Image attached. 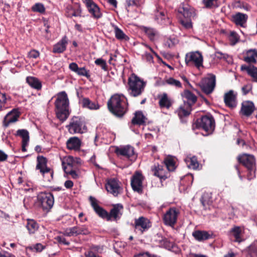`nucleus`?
<instances>
[{
	"mask_svg": "<svg viewBox=\"0 0 257 257\" xmlns=\"http://www.w3.org/2000/svg\"><path fill=\"white\" fill-rule=\"evenodd\" d=\"M55 105L57 117L62 121H65L70 113L69 99L65 91H62L58 94Z\"/></svg>",
	"mask_w": 257,
	"mask_h": 257,
	"instance_id": "f257e3e1",
	"label": "nucleus"
},
{
	"mask_svg": "<svg viewBox=\"0 0 257 257\" xmlns=\"http://www.w3.org/2000/svg\"><path fill=\"white\" fill-rule=\"evenodd\" d=\"M110 112L118 117L124 115L126 111V99L122 94H114L107 102Z\"/></svg>",
	"mask_w": 257,
	"mask_h": 257,
	"instance_id": "f03ea898",
	"label": "nucleus"
},
{
	"mask_svg": "<svg viewBox=\"0 0 257 257\" xmlns=\"http://www.w3.org/2000/svg\"><path fill=\"white\" fill-rule=\"evenodd\" d=\"M146 82L135 74H132L128 80V93L132 97H138L145 90Z\"/></svg>",
	"mask_w": 257,
	"mask_h": 257,
	"instance_id": "7ed1b4c3",
	"label": "nucleus"
},
{
	"mask_svg": "<svg viewBox=\"0 0 257 257\" xmlns=\"http://www.w3.org/2000/svg\"><path fill=\"white\" fill-rule=\"evenodd\" d=\"M178 12L183 17L180 20L182 25L186 29H191L192 28L191 18L195 16L194 9L187 4H182L178 9Z\"/></svg>",
	"mask_w": 257,
	"mask_h": 257,
	"instance_id": "20e7f679",
	"label": "nucleus"
},
{
	"mask_svg": "<svg viewBox=\"0 0 257 257\" xmlns=\"http://www.w3.org/2000/svg\"><path fill=\"white\" fill-rule=\"evenodd\" d=\"M197 126L199 128L202 129L206 132L204 136H208L214 129L215 121L211 115H205L202 116L201 119L197 120Z\"/></svg>",
	"mask_w": 257,
	"mask_h": 257,
	"instance_id": "39448f33",
	"label": "nucleus"
},
{
	"mask_svg": "<svg viewBox=\"0 0 257 257\" xmlns=\"http://www.w3.org/2000/svg\"><path fill=\"white\" fill-rule=\"evenodd\" d=\"M70 134H82L86 132V127L83 119L77 116L73 117L67 126Z\"/></svg>",
	"mask_w": 257,
	"mask_h": 257,
	"instance_id": "423d86ee",
	"label": "nucleus"
},
{
	"mask_svg": "<svg viewBox=\"0 0 257 257\" xmlns=\"http://www.w3.org/2000/svg\"><path fill=\"white\" fill-rule=\"evenodd\" d=\"M37 200L42 209L49 211L52 208L54 203V196L50 192H41L38 195Z\"/></svg>",
	"mask_w": 257,
	"mask_h": 257,
	"instance_id": "0eeeda50",
	"label": "nucleus"
},
{
	"mask_svg": "<svg viewBox=\"0 0 257 257\" xmlns=\"http://www.w3.org/2000/svg\"><path fill=\"white\" fill-rule=\"evenodd\" d=\"M185 62L188 65H194L199 68L203 66V56L198 51L190 52L186 55Z\"/></svg>",
	"mask_w": 257,
	"mask_h": 257,
	"instance_id": "6e6552de",
	"label": "nucleus"
},
{
	"mask_svg": "<svg viewBox=\"0 0 257 257\" xmlns=\"http://www.w3.org/2000/svg\"><path fill=\"white\" fill-rule=\"evenodd\" d=\"M200 86L202 91L206 94L211 93L215 86V75L209 74L203 78L200 83Z\"/></svg>",
	"mask_w": 257,
	"mask_h": 257,
	"instance_id": "1a4fd4ad",
	"label": "nucleus"
},
{
	"mask_svg": "<svg viewBox=\"0 0 257 257\" xmlns=\"http://www.w3.org/2000/svg\"><path fill=\"white\" fill-rule=\"evenodd\" d=\"M179 212L175 207L170 208L164 214L163 217L164 223L165 225L174 226L176 223Z\"/></svg>",
	"mask_w": 257,
	"mask_h": 257,
	"instance_id": "9d476101",
	"label": "nucleus"
},
{
	"mask_svg": "<svg viewBox=\"0 0 257 257\" xmlns=\"http://www.w3.org/2000/svg\"><path fill=\"white\" fill-rule=\"evenodd\" d=\"M115 152L117 155L125 157L132 161H134L137 157L134 148L129 145L116 147Z\"/></svg>",
	"mask_w": 257,
	"mask_h": 257,
	"instance_id": "9b49d317",
	"label": "nucleus"
},
{
	"mask_svg": "<svg viewBox=\"0 0 257 257\" xmlns=\"http://www.w3.org/2000/svg\"><path fill=\"white\" fill-rule=\"evenodd\" d=\"M90 231L85 226H76L65 229L63 233L67 236H77L80 234L86 235Z\"/></svg>",
	"mask_w": 257,
	"mask_h": 257,
	"instance_id": "f8f14e48",
	"label": "nucleus"
},
{
	"mask_svg": "<svg viewBox=\"0 0 257 257\" xmlns=\"http://www.w3.org/2000/svg\"><path fill=\"white\" fill-rule=\"evenodd\" d=\"M80 163L79 158L74 159L71 156H67L62 159V165L64 172H70V170L75 169L77 165Z\"/></svg>",
	"mask_w": 257,
	"mask_h": 257,
	"instance_id": "ddd939ff",
	"label": "nucleus"
},
{
	"mask_svg": "<svg viewBox=\"0 0 257 257\" xmlns=\"http://www.w3.org/2000/svg\"><path fill=\"white\" fill-rule=\"evenodd\" d=\"M144 177L139 172H136L132 177L131 186L134 191L138 193H142L143 191V180Z\"/></svg>",
	"mask_w": 257,
	"mask_h": 257,
	"instance_id": "4468645a",
	"label": "nucleus"
},
{
	"mask_svg": "<svg viewBox=\"0 0 257 257\" xmlns=\"http://www.w3.org/2000/svg\"><path fill=\"white\" fill-rule=\"evenodd\" d=\"M105 188L108 192L111 193L114 196H117L121 190L118 181L115 179L108 180L105 184Z\"/></svg>",
	"mask_w": 257,
	"mask_h": 257,
	"instance_id": "2eb2a0df",
	"label": "nucleus"
},
{
	"mask_svg": "<svg viewBox=\"0 0 257 257\" xmlns=\"http://www.w3.org/2000/svg\"><path fill=\"white\" fill-rule=\"evenodd\" d=\"M20 115V112L18 109L14 108L5 116L3 120V125L4 127H8L10 124L16 122Z\"/></svg>",
	"mask_w": 257,
	"mask_h": 257,
	"instance_id": "dca6fc26",
	"label": "nucleus"
},
{
	"mask_svg": "<svg viewBox=\"0 0 257 257\" xmlns=\"http://www.w3.org/2000/svg\"><path fill=\"white\" fill-rule=\"evenodd\" d=\"M155 20L161 25H168L171 23L170 20L166 15V12L162 8L157 9L155 14Z\"/></svg>",
	"mask_w": 257,
	"mask_h": 257,
	"instance_id": "f3484780",
	"label": "nucleus"
},
{
	"mask_svg": "<svg viewBox=\"0 0 257 257\" xmlns=\"http://www.w3.org/2000/svg\"><path fill=\"white\" fill-rule=\"evenodd\" d=\"M47 160L43 156H38L37 157V164L36 169L39 170L40 172L44 175L45 174H49L52 177L53 172L51 170L47 167Z\"/></svg>",
	"mask_w": 257,
	"mask_h": 257,
	"instance_id": "a211bd4d",
	"label": "nucleus"
},
{
	"mask_svg": "<svg viewBox=\"0 0 257 257\" xmlns=\"http://www.w3.org/2000/svg\"><path fill=\"white\" fill-rule=\"evenodd\" d=\"M135 229L141 233L148 229L151 226L149 220L144 217H140L135 220Z\"/></svg>",
	"mask_w": 257,
	"mask_h": 257,
	"instance_id": "6ab92c4d",
	"label": "nucleus"
},
{
	"mask_svg": "<svg viewBox=\"0 0 257 257\" xmlns=\"http://www.w3.org/2000/svg\"><path fill=\"white\" fill-rule=\"evenodd\" d=\"M238 161L246 168H253L255 167V159L253 156L243 154L238 157Z\"/></svg>",
	"mask_w": 257,
	"mask_h": 257,
	"instance_id": "aec40b11",
	"label": "nucleus"
},
{
	"mask_svg": "<svg viewBox=\"0 0 257 257\" xmlns=\"http://www.w3.org/2000/svg\"><path fill=\"white\" fill-rule=\"evenodd\" d=\"M89 199L91 206L99 216L103 218L108 217L107 212L98 205L97 200L94 197L90 196Z\"/></svg>",
	"mask_w": 257,
	"mask_h": 257,
	"instance_id": "412c9836",
	"label": "nucleus"
},
{
	"mask_svg": "<svg viewBox=\"0 0 257 257\" xmlns=\"http://www.w3.org/2000/svg\"><path fill=\"white\" fill-rule=\"evenodd\" d=\"M152 171L155 176L159 177L161 179H165L168 177V173L164 169L162 165L159 164H154L152 168Z\"/></svg>",
	"mask_w": 257,
	"mask_h": 257,
	"instance_id": "4be33fe9",
	"label": "nucleus"
},
{
	"mask_svg": "<svg viewBox=\"0 0 257 257\" xmlns=\"http://www.w3.org/2000/svg\"><path fill=\"white\" fill-rule=\"evenodd\" d=\"M68 39L66 36H64L62 39L53 46V52L54 53H62L66 49Z\"/></svg>",
	"mask_w": 257,
	"mask_h": 257,
	"instance_id": "5701e85b",
	"label": "nucleus"
},
{
	"mask_svg": "<svg viewBox=\"0 0 257 257\" xmlns=\"http://www.w3.org/2000/svg\"><path fill=\"white\" fill-rule=\"evenodd\" d=\"M86 6L88 12L94 18L98 19L101 17L102 14L99 8L93 1L86 5Z\"/></svg>",
	"mask_w": 257,
	"mask_h": 257,
	"instance_id": "b1692460",
	"label": "nucleus"
},
{
	"mask_svg": "<svg viewBox=\"0 0 257 257\" xmlns=\"http://www.w3.org/2000/svg\"><path fill=\"white\" fill-rule=\"evenodd\" d=\"M17 136H19L22 139V151H26V147L28 145L29 142V134L26 130H19L17 131Z\"/></svg>",
	"mask_w": 257,
	"mask_h": 257,
	"instance_id": "393cba45",
	"label": "nucleus"
},
{
	"mask_svg": "<svg viewBox=\"0 0 257 257\" xmlns=\"http://www.w3.org/2000/svg\"><path fill=\"white\" fill-rule=\"evenodd\" d=\"M192 235L198 241H203L211 237V234L204 230H195L193 232Z\"/></svg>",
	"mask_w": 257,
	"mask_h": 257,
	"instance_id": "a878e982",
	"label": "nucleus"
},
{
	"mask_svg": "<svg viewBox=\"0 0 257 257\" xmlns=\"http://www.w3.org/2000/svg\"><path fill=\"white\" fill-rule=\"evenodd\" d=\"M254 109L253 103L250 101H244L242 103L241 112L246 116L250 115Z\"/></svg>",
	"mask_w": 257,
	"mask_h": 257,
	"instance_id": "bb28decb",
	"label": "nucleus"
},
{
	"mask_svg": "<svg viewBox=\"0 0 257 257\" xmlns=\"http://www.w3.org/2000/svg\"><path fill=\"white\" fill-rule=\"evenodd\" d=\"M66 10L68 16L70 17L81 16L82 11L79 5L76 4L73 6H68Z\"/></svg>",
	"mask_w": 257,
	"mask_h": 257,
	"instance_id": "cd10ccee",
	"label": "nucleus"
},
{
	"mask_svg": "<svg viewBox=\"0 0 257 257\" xmlns=\"http://www.w3.org/2000/svg\"><path fill=\"white\" fill-rule=\"evenodd\" d=\"M248 16L246 14H244L241 13H237L232 16V19L233 22L237 25L243 27L244 25L246 22Z\"/></svg>",
	"mask_w": 257,
	"mask_h": 257,
	"instance_id": "c85d7f7f",
	"label": "nucleus"
},
{
	"mask_svg": "<svg viewBox=\"0 0 257 257\" xmlns=\"http://www.w3.org/2000/svg\"><path fill=\"white\" fill-rule=\"evenodd\" d=\"M224 102L226 105L230 107H234L236 106L235 95L233 94L232 90H230L224 95Z\"/></svg>",
	"mask_w": 257,
	"mask_h": 257,
	"instance_id": "c756f323",
	"label": "nucleus"
},
{
	"mask_svg": "<svg viewBox=\"0 0 257 257\" xmlns=\"http://www.w3.org/2000/svg\"><path fill=\"white\" fill-rule=\"evenodd\" d=\"M191 110V106L189 104H186V101L184 100L183 104L181 105L177 110L178 114L180 117L188 116L190 114Z\"/></svg>",
	"mask_w": 257,
	"mask_h": 257,
	"instance_id": "7c9ffc66",
	"label": "nucleus"
},
{
	"mask_svg": "<svg viewBox=\"0 0 257 257\" xmlns=\"http://www.w3.org/2000/svg\"><path fill=\"white\" fill-rule=\"evenodd\" d=\"M82 106L90 110H97L100 107L97 102L91 101L88 98H83L81 100Z\"/></svg>",
	"mask_w": 257,
	"mask_h": 257,
	"instance_id": "2f4dec72",
	"label": "nucleus"
},
{
	"mask_svg": "<svg viewBox=\"0 0 257 257\" xmlns=\"http://www.w3.org/2000/svg\"><path fill=\"white\" fill-rule=\"evenodd\" d=\"M66 145L69 150H78L81 146V141L77 137H74L67 141Z\"/></svg>",
	"mask_w": 257,
	"mask_h": 257,
	"instance_id": "473e14b6",
	"label": "nucleus"
},
{
	"mask_svg": "<svg viewBox=\"0 0 257 257\" xmlns=\"http://www.w3.org/2000/svg\"><path fill=\"white\" fill-rule=\"evenodd\" d=\"M182 96L184 99L183 101L185 100L186 104H190L191 106L197 100L196 96L189 90L184 91L182 93Z\"/></svg>",
	"mask_w": 257,
	"mask_h": 257,
	"instance_id": "72a5a7b5",
	"label": "nucleus"
},
{
	"mask_svg": "<svg viewBox=\"0 0 257 257\" xmlns=\"http://www.w3.org/2000/svg\"><path fill=\"white\" fill-rule=\"evenodd\" d=\"M184 161L189 168L196 170L199 167V163L195 156H187Z\"/></svg>",
	"mask_w": 257,
	"mask_h": 257,
	"instance_id": "f704fd0d",
	"label": "nucleus"
},
{
	"mask_svg": "<svg viewBox=\"0 0 257 257\" xmlns=\"http://www.w3.org/2000/svg\"><path fill=\"white\" fill-rule=\"evenodd\" d=\"M123 206L120 204H117L114 205L113 208L111 210L110 215L115 219L119 218L122 213Z\"/></svg>",
	"mask_w": 257,
	"mask_h": 257,
	"instance_id": "c9c22d12",
	"label": "nucleus"
},
{
	"mask_svg": "<svg viewBox=\"0 0 257 257\" xmlns=\"http://www.w3.org/2000/svg\"><path fill=\"white\" fill-rule=\"evenodd\" d=\"M113 28L115 36L117 39L125 41L129 40V37L126 36L117 26H113Z\"/></svg>",
	"mask_w": 257,
	"mask_h": 257,
	"instance_id": "e433bc0d",
	"label": "nucleus"
},
{
	"mask_svg": "<svg viewBox=\"0 0 257 257\" xmlns=\"http://www.w3.org/2000/svg\"><path fill=\"white\" fill-rule=\"evenodd\" d=\"M146 117L141 111L136 112L135 116L132 119V123L134 124L142 125L145 122Z\"/></svg>",
	"mask_w": 257,
	"mask_h": 257,
	"instance_id": "4c0bfd02",
	"label": "nucleus"
},
{
	"mask_svg": "<svg viewBox=\"0 0 257 257\" xmlns=\"http://www.w3.org/2000/svg\"><path fill=\"white\" fill-rule=\"evenodd\" d=\"M159 104L162 108L165 107L169 108L171 106L172 102L167 94L164 93L161 96L159 100Z\"/></svg>",
	"mask_w": 257,
	"mask_h": 257,
	"instance_id": "58836bf2",
	"label": "nucleus"
},
{
	"mask_svg": "<svg viewBox=\"0 0 257 257\" xmlns=\"http://www.w3.org/2000/svg\"><path fill=\"white\" fill-rule=\"evenodd\" d=\"M26 80L27 83L32 87L36 89H40L41 88V83L37 78L33 77H28Z\"/></svg>",
	"mask_w": 257,
	"mask_h": 257,
	"instance_id": "ea45409f",
	"label": "nucleus"
},
{
	"mask_svg": "<svg viewBox=\"0 0 257 257\" xmlns=\"http://www.w3.org/2000/svg\"><path fill=\"white\" fill-rule=\"evenodd\" d=\"M27 228L30 234L34 233L39 228L38 224L33 219H28Z\"/></svg>",
	"mask_w": 257,
	"mask_h": 257,
	"instance_id": "a19ab883",
	"label": "nucleus"
},
{
	"mask_svg": "<svg viewBox=\"0 0 257 257\" xmlns=\"http://www.w3.org/2000/svg\"><path fill=\"white\" fill-rule=\"evenodd\" d=\"M257 59V50H249L247 52V56L244 60L247 63H255Z\"/></svg>",
	"mask_w": 257,
	"mask_h": 257,
	"instance_id": "79ce46f5",
	"label": "nucleus"
},
{
	"mask_svg": "<svg viewBox=\"0 0 257 257\" xmlns=\"http://www.w3.org/2000/svg\"><path fill=\"white\" fill-rule=\"evenodd\" d=\"M166 168L169 171H173L175 169V160L171 157H167L164 161Z\"/></svg>",
	"mask_w": 257,
	"mask_h": 257,
	"instance_id": "37998d69",
	"label": "nucleus"
},
{
	"mask_svg": "<svg viewBox=\"0 0 257 257\" xmlns=\"http://www.w3.org/2000/svg\"><path fill=\"white\" fill-rule=\"evenodd\" d=\"M247 257H257V241L248 247Z\"/></svg>",
	"mask_w": 257,
	"mask_h": 257,
	"instance_id": "c03bdc74",
	"label": "nucleus"
},
{
	"mask_svg": "<svg viewBox=\"0 0 257 257\" xmlns=\"http://www.w3.org/2000/svg\"><path fill=\"white\" fill-rule=\"evenodd\" d=\"M235 238V241L240 242L242 239L240 237L241 229L239 227L236 226L232 228L230 231Z\"/></svg>",
	"mask_w": 257,
	"mask_h": 257,
	"instance_id": "a18cd8bd",
	"label": "nucleus"
},
{
	"mask_svg": "<svg viewBox=\"0 0 257 257\" xmlns=\"http://www.w3.org/2000/svg\"><path fill=\"white\" fill-rule=\"evenodd\" d=\"M10 99V97L7 96L6 93L0 92V111L6 108V104Z\"/></svg>",
	"mask_w": 257,
	"mask_h": 257,
	"instance_id": "49530a36",
	"label": "nucleus"
},
{
	"mask_svg": "<svg viewBox=\"0 0 257 257\" xmlns=\"http://www.w3.org/2000/svg\"><path fill=\"white\" fill-rule=\"evenodd\" d=\"M143 30L151 40L153 41L155 39V36L157 34V32L156 30L148 27H144Z\"/></svg>",
	"mask_w": 257,
	"mask_h": 257,
	"instance_id": "de8ad7c7",
	"label": "nucleus"
},
{
	"mask_svg": "<svg viewBox=\"0 0 257 257\" xmlns=\"http://www.w3.org/2000/svg\"><path fill=\"white\" fill-rule=\"evenodd\" d=\"M178 43V40L175 37H167L164 40V45L168 48H171Z\"/></svg>",
	"mask_w": 257,
	"mask_h": 257,
	"instance_id": "09e8293b",
	"label": "nucleus"
},
{
	"mask_svg": "<svg viewBox=\"0 0 257 257\" xmlns=\"http://www.w3.org/2000/svg\"><path fill=\"white\" fill-rule=\"evenodd\" d=\"M166 82L167 84L171 85L172 86H175L176 88H181L182 87V84L181 82L172 77H170L166 80Z\"/></svg>",
	"mask_w": 257,
	"mask_h": 257,
	"instance_id": "8fccbe9b",
	"label": "nucleus"
},
{
	"mask_svg": "<svg viewBox=\"0 0 257 257\" xmlns=\"http://www.w3.org/2000/svg\"><path fill=\"white\" fill-rule=\"evenodd\" d=\"M32 10L34 12L43 14L45 12V8L43 4L38 3L32 7Z\"/></svg>",
	"mask_w": 257,
	"mask_h": 257,
	"instance_id": "3c124183",
	"label": "nucleus"
},
{
	"mask_svg": "<svg viewBox=\"0 0 257 257\" xmlns=\"http://www.w3.org/2000/svg\"><path fill=\"white\" fill-rule=\"evenodd\" d=\"M248 74L251 76L255 81H257V68L253 66H249L245 68Z\"/></svg>",
	"mask_w": 257,
	"mask_h": 257,
	"instance_id": "603ef678",
	"label": "nucleus"
},
{
	"mask_svg": "<svg viewBox=\"0 0 257 257\" xmlns=\"http://www.w3.org/2000/svg\"><path fill=\"white\" fill-rule=\"evenodd\" d=\"M218 0H203V2L206 8H212L217 7Z\"/></svg>",
	"mask_w": 257,
	"mask_h": 257,
	"instance_id": "864d4df0",
	"label": "nucleus"
},
{
	"mask_svg": "<svg viewBox=\"0 0 257 257\" xmlns=\"http://www.w3.org/2000/svg\"><path fill=\"white\" fill-rule=\"evenodd\" d=\"M76 73L78 75L85 76L87 78L90 76L89 70H86L85 67L79 68Z\"/></svg>",
	"mask_w": 257,
	"mask_h": 257,
	"instance_id": "5fc2aeb1",
	"label": "nucleus"
},
{
	"mask_svg": "<svg viewBox=\"0 0 257 257\" xmlns=\"http://www.w3.org/2000/svg\"><path fill=\"white\" fill-rule=\"evenodd\" d=\"M238 36L236 33L231 32L229 35V40L232 43V45L235 44L238 41Z\"/></svg>",
	"mask_w": 257,
	"mask_h": 257,
	"instance_id": "6e6d98bb",
	"label": "nucleus"
},
{
	"mask_svg": "<svg viewBox=\"0 0 257 257\" xmlns=\"http://www.w3.org/2000/svg\"><path fill=\"white\" fill-rule=\"evenodd\" d=\"M95 64L100 66L101 68L104 70L107 69V65L105 60L101 58L97 59L95 61Z\"/></svg>",
	"mask_w": 257,
	"mask_h": 257,
	"instance_id": "4d7b16f0",
	"label": "nucleus"
},
{
	"mask_svg": "<svg viewBox=\"0 0 257 257\" xmlns=\"http://www.w3.org/2000/svg\"><path fill=\"white\" fill-rule=\"evenodd\" d=\"M142 57L143 59L145 60L149 63H153V57L152 55L148 52H146L144 54L142 55Z\"/></svg>",
	"mask_w": 257,
	"mask_h": 257,
	"instance_id": "13d9d810",
	"label": "nucleus"
},
{
	"mask_svg": "<svg viewBox=\"0 0 257 257\" xmlns=\"http://www.w3.org/2000/svg\"><path fill=\"white\" fill-rule=\"evenodd\" d=\"M40 55L39 52L36 50H32L28 53V57L30 58L36 59Z\"/></svg>",
	"mask_w": 257,
	"mask_h": 257,
	"instance_id": "bf43d9fd",
	"label": "nucleus"
},
{
	"mask_svg": "<svg viewBox=\"0 0 257 257\" xmlns=\"http://www.w3.org/2000/svg\"><path fill=\"white\" fill-rule=\"evenodd\" d=\"M255 167H254L253 168H247L248 171L247 175L248 180H251L255 177Z\"/></svg>",
	"mask_w": 257,
	"mask_h": 257,
	"instance_id": "052dcab7",
	"label": "nucleus"
},
{
	"mask_svg": "<svg viewBox=\"0 0 257 257\" xmlns=\"http://www.w3.org/2000/svg\"><path fill=\"white\" fill-rule=\"evenodd\" d=\"M126 3L127 7H138L140 5L139 0H126Z\"/></svg>",
	"mask_w": 257,
	"mask_h": 257,
	"instance_id": "680f3d73",
	"label": "nucleus"
},
{
	"mask_svg": "<svg viewBox=\"0 0 257 257\" xmlns=\"http://www.w3.org/2000/svg\"><path fill=\"white\" fill-rule=\"evenodd\" d=\"M251 85L249 84L243 86L241 88L243 94L246 95L251 90Z\"/></svg>",
	"mask_w": 257,
	"mask_h": 257,
	"instance_id": "e2e57ef3",
	"label": "nucleus"
},
{
	"mask_svg": "<svg viewBox=\"0 0 257 257\" xmlns=\"http://www.w3.org/2000/svg\"><path fill=\"white\" fill-rule=\"evenodd\" d=\"M56 239L60 243H62L65 245H69V242L67 241L66 239L62 236H58L56 237Z\"/></svg>",
	"mask_w": 257,
	"mask_h": 257,
	"instance_id": "0e129e2a",
	"label": "nucleus"
},
{
	"mask_svg": "<svg viewBox=\"0 0 257 257\" xmlns=\"http://www.w3.org/2000/svg\"><path fill=\"white\" fill-rule=\"evenodd\" d=\"M69 68L71 71L76 73L79 67L76 63L73 62L69 64Z\"/></svg>",
	"mask_w": 257,
	"mask_h": 257,
	"instance_id": "69168bd1",
	"label": "nucleus"
},
{
	"mask_svg": "<svg viewBox=\"0 0 257 257\" xmlns=\"http://www.w3.org/2000/svg\"><path fill=\"white\" fill-rule=\"evenodd\" d=\"M222 59L226 61L228 64H232L233 63L232 57L227 54H224Z\"/></svg>",
	"mask_w": 257,
	"mask_h": 257,
	"instance_id": "338daca9",
	"label": "nucleus"
},
{
	"mask_svg": "<svg viewBox=\"0 0 257 257\" xmlns=\"http://www.w3.org/2000/svg\"><path fill=\"white\" fill-rule=\"evenodd\" d=\"M75 169L70 170V172H65L67 174H70L71 177L74 179H76L78 178V175L76 173V171L74 170Z\"/></svg>",
	"mask_w": 257,
	"mask_h": 257,
	"instance_id": "774afa93",
	"label": "nucleus"
}]
</instances>
